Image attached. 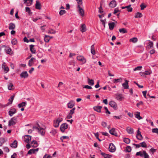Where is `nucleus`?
I'll return each mask as SVG.
<instances>
[{"instance_id":"f257e3e1","label":"nucleus","mask_w":158,"mask_h":158,"mask_svg":"<svg viewBox=\"0 0 158 158\" xmlns=\"http://www.w3.org/2000/svg\"><path fill=\"white\" fill-rule=\"evenodd\" d=\"M33 130H36L38 133L42 136H44L45 134V129L41 127L38 123H36L33 126Z\"/></svg>"},{"instance_id":"f03ea898","label":"nucleus","mask_w":158,"mask_h":158,"mask_svg":"<svg viewBox=\"0 0 158 158\" xmlns=\"http://www.w3.org/2000/svg\"><path fill=\"white\" fill-rule=\"evenodd\" d=\"M78 3V7L79 8V13L83 17L84 16V10L80 6V5L82 3V0H76Z\"/></svg>"},{"instance_id":"7ed1b4c3","label":"nucleus","mask_w":158,"mask_h":158,"mask_svg":"<svg viewBox=\"0 0 158 158\" xmlns=\"http://www.w3.org/2000/svg\"><path fill=\"white\" fill-rule=\"evenodd\" d=\"M30 137V135H25L23 136V141L25 142L26 143H27V144L26 145V147L27 149H29L30 148V143L29 140L30 139H29V138Z\"/></svg>"},{"instance_id":"20e7f679","label":"nucleus","mask_w":158,"mask_h":158,"mask_svg":"<svg viewBox=\"0 0 158 158\" xmlns=\"http://www.w3.org/2000/svg\"><path fill=\"white\" fill-rule=\"evenodd\" d=\"M17 121V118L16 117H14L11 118L9 121L8 126H10L11 125H15Z\"/></svg>"},{"instance_id":"39448f33","label":"nucleus","mask_w":158,"mask_h":158,"mask_svg":"<svg viewBox=\"0 0 158 158\" xmlns=\"http://www.w3.org/2000/svg\"><path fill=\"white\" fill-rule=\"evenodd\" d=\"M69 125L67 123H63L60 125V129L62 133H64L65 130L67 129Z\"/></svg>"},{"instance_id":"423d86ee","label":"nucleus","mask_w":158,"mask_h":158,"mask_svg":"<svg viewBox=\"0 0 158 158\" xmlns=\"http://www.w3.org/2000/svg\"><path fill=\"white\" fill-rule=\"evenodd\" d=\"M30 66H32L35 65H36L38 63V61L37 60H35V59L33 58L32 57L30 59Z\"/></svg>"},{"instance_id":"0eeeda50","label":"nucleus","mask_w":158,"mask_h":158,"mask_svg":"<svg viewBox=\"0 0 158 158\" xmlns=\"http://www.w3.org/2000/svg\"><path fill=\"white\" fill-rule=\"evenodd\" d=\"M139 128L137 131V134L136 135V137L137 139L139 140H141L143 139V137L142 135L141 134V132L140 131Z\"/></svg>"},{"instance_id":"6e6552de","label":"nucleus","mask_w":158,"mask_h":158,"mask_svg":"<svg viewBox=\"0 0 158 158\" xmlns=\"http://www.w3.org/2000/svg\"><path fill=\"white\" fill-rule=\"evenodd\" d=\"M109 151L111 152H115L116 150V148L114 145L112 143H110L109 145Z\"/></svg>"},{"instance_id":"1a4fd4ad","label":"nucleus","mask_w":158,"mask_h":158,"mask_svg":"<svg viewBox=\"0 0 158 158\" xmlns=\"http://www.w3.org/2000/svg\"><path fill=\"white\" fill-rule=\"evenodd\" d=\"M36 47V45L30 44V52L32 54H35L36 52L35 47Z\"/></svg>"},{"instance_id":"9d476101","label":"nucleus","mask_w":158,"mask_h":158,"mask_svg":"<svg viewBox=\"0 0 158 158\" xmlns=\"http://www.w3.org/2000/svg\"><path fill=\"white\" fill-rule=\"evenodd\" d=\"M77 59L78 60L81 61L84 64L86 62V59L82 56H78L77 57Z\"/></svg>"},{"instance_id":"9b49d317","label":"nucleus","mask_w":158,"mask_h":158,"mask_svg":"<svg viewBox=\"0 0 158 158\" xmlns=\"http://www.w3.org/2000/svg\"><path fill=\"white\" fill-rule=\"evenodd\" d=\"M16 113V110L15 108H11L8 112V114L11 117L14 114Z\"/></svg>"},{"instance_id":"f8f14e48","label":"nucleus","mask_w":158,"mask_h":158,"mask_svg":"<svg viewBox=\"0 0 158 158\" xmlns=\"http://www.w3.org/2000/svg\"><path fill=\"white\" fill-rule=\"evenodd\" d=\"M37 146L38 143L36 141H33L30 143V148L31 147L33 148H36Z\"/></svg>"},{"instance_id":"ddd939ff","label":"nucleus","mask_w":158,"mask_h":158,"mask_svg":"<svg viewBox=\"0 0 158 158\" xmlns=\"http://www.w3.org/2000/svg\"><path fill=\"white\" fill-rule=\"evenodd\" d=\"M102 107L101 106H94L93 109L94 110L100 113L101 112V109Z\"/></svg>"},{"instance_id":"4468645a","label":"nucleus","mask_w":158,"mask_h":158,"mask_svg":"<svg viewBox=\"0 0 158 158\" xmlns=\"http://www.w3.org/2000/svg\"><path fill=\"white\" fill-rule=\"evenodd\" d=\"M116 2L115 0L112 1L109 4L110 7L112 8L115 7L116 6Z\"/></svg>"},{"instance_id":"2eb2a0df","label":"nucleus","mask_w":158,"mask_h":158,"mask_svg":"<svg viewBox=\"0 0 158 158\" xmlns=\"http://www.w3.org/2000/svg\"><path fill=\"white\" fill-rule=\"evenodd\" d=\"M75 103L74 101L71 100L67 104L68 107L69 108H72L74 106Z\"/></svg>"},{"instance_id":"dca6fc26","label":"nucleus","mask_w":158,"mask_h":158,"mask_svg":"<svg viewBox=\"0 0 158 158\" xmlns=\"http://www.w3.org/2000/svg\"><path fill=\"white\" fill-rule=\"evenodd\" d=\"M110 133L114 135L117 136H118V134L116 132V131L115 129L114 128H112L111 130H110L109 131Z\"/></svg>"},{"instance_id":"f3484780","label":"nucleus","mask_w":158,"mask_h":158,"mask_svg":"<svg viewBox=\"0 0 158 158\" xmlns=\"http://www.w3.org/2000/svg\"><path fill=\"white\" fill-rule=\"evenodd\" d=\"M20 77L22 78H26L28 76L27 72V71H24L20 75Z\"/></svg>"},{"instance_id":"a211bd4d","label":"nucleus","mask_w":158,"mask_h":158,"mask_svg":"<svg viewBox=\"0 0 158 158\" xmlns=\"http://www.w3.org/2000/svg\"><path fill=\"white\" fill-rule=\"evenodd\" d=\"M125 82L122 84V86L123 87L124 89H128L129 88V86L128 85V83L129 81L126 80H125Z\"/></svg>"},{"instance_id":"6ab92c4d","label":"nucleus","mask_w":158,"mask_h":158,"mask_svg":"<svg viewBox=\"0 0 158 158\" xmlns=\"http://www.w3.org/2000/svg\"><path fill=\"white\" fill-rule=\"evenodd\" d=\"M109 104L114 109H116L117 107V104L116 103L113 101H111L109 102Z\"/></svg>"},{"instance_id":"aec40b11","label":"nucleus","mask_w":158,"mask_h":158,"mask_svg":"<svg viewBox=\"0 0 158 158\" xmlns=\"http://www.w3.org/2000/svg\"><path fill=\"white\" fill-rule=\"evenodd\" d=\"M116 98L118 100L122 101L124 98L123 97L122 94H116Z\"/></svg>"},{"instance_id":"412c9836","label":"nucleus","mask_w":158,"mask_h":158,"mask_svg":"<svg viewBox=\"0 0 158 158\" xmlns=\"http://www.w3.org/2000/svg\"><path fill=\"white\" fill-rule=\"evenodd\" d=\"M126 131L127 133L129 134H133L134 133L133 129L129 127H127L126 128Z\"/></svg>"},{"instance_id":"4be33fe9","label":"nucleus","mask_w":158,"mask_h":158,"mask_svg":"<svg viewBox=\"0 0 158 158\" xmlns=\"http://www.w3.org/2000/svg\"><path fill=\"white\" fill-rule=\"evenodd\" d=\"M17 141L16 140H15L12 143L10 144V146L12 148H16L17 147Z\"/></svg>"},{"instance_id":"5701e85b","label":"nucleus","mask_w":158,"mask_h":158,"mask_svg":"<svg viewBox=\"0 0 158 158\" xmlns=\"http://www.w3.org/2000/svg\"><path fill=\"white\" fill-rule=\"evenodd\" d=\"M35 8L38 10H40L41 9V5L40 2L38 1H36V3L35 4Z\"/></svg>"},{"instance_id":"b1692460","label":"nucleus","mask_w":158,"mask_h":158,"mask_svg":"<svg viewBox=\"0 0 158 158\" xmlns=\"http://www.w3.org/2000/svg\"><path fill=\"white\" fill-rule=\"evenodd\" d=\"M38 148H37L36 149H35L33 148L30 149V154H36L38 152Z\"/></svg>"},{"instance_id":"393cba45","label":"nucleus","mask_w":158,"mask_h":158,"mask_svg":"<svg viewBox=\"0 0 158 158\" xmlns=\"http://www.w3.org/2000/svg\"><path fill=\"white\" fill-rule=\"evenodd\" d=\"M15 27V26L14 23H10L9 24V29L10 30H14Z\"/></svg>"},{"instance_id":"a878e982","label":"nucleus","mask_w":158,"mask_h":158,"mask_svg":"<svg viewBox=\"0 0 158 158\" xmlns=\"http://www.w3.org/2000/svg\"><path fill=\"white\" fill-rule=\"evenodd\" d=\"M109 28L110 30L113 29L114 27V22H111L108 24Z\"/></svg>"},{"instance_id":"bb28decb","label":"nucleus","mask_w":158,"mask_h":158,"mask_svg":"<svg viewBox=\"0 0 158 158\" xmlns=\"http://www.w3.org/2000/svg\"><path fill=\"white\" fill-rule=\"evenodd\" d=\"M15 96V95L11 96V97L9 99V102L7 103L8 105L11 104L12 103L13 100Z\"/></svg>"},{"instance_id":"cd10ccee","label":"nucleus","mask_w":158,"mask_h":158,"mask_svg":"<svg viewBox=\"0 0 158 158\" xmlns=\"http://www.w3.org/2000/svg\"><path fill=\"white\" fill-rule=\"evenodd\" d=\"M119 32L122 34H125L127 33V31L124 28L119 29Z\"/></svg>"},{"instance_id":"c85d7f7f","label":"nucleus","mask_w":158,"mask_h":158,"mask_svg":"<svg viewBox=\"0 0 158 158\" xmlns=\"http://www.w3.org/2000/svg\"><path fill=\"white\" fill-rule=\"evenodd\" d=\"M101 154L105 158H110V156H111L104 152H102Z\"/></svg>"},{"instance_id":"c756f323","label":"nucleus","mask_w":158,"mask_h":158,"mask_svg":"<svg viewBox=\"0 0 158 158\" xmlns=\"http://www.w3.org/2000/svg\"><path fill=\"white\" fill-rule=\"evenodd\" d=\"M26 104V102H22L21 103H19L18 105V106L19 108H20L21 107L25 106Z\"/></svg>"},{"instance_id":"7c9ffc66","label":"nucleus","mask_w":158,"mask_h":158,"mask_svg":"<svg viewBox=\"0 0 158 158\" xmlns=\"http://www.w3.org/2000/svg\"><path fill=\"white\" fill-rule=\"evenodd\" d=\"M88 84L90 85H93L94 84V81L93 79H90L88 78Z\"/></svg>"},{"instance_id":"2f4dec72","label":"nucleus","mask_w":158,"mask_h":158,"mask_svg":"<svg viewBox=\"0 0 158 158\" xmlns=\"http://www.w3.org/2000/svg\"><path fill=\"white\" fill-rule=\"evenodd\" d=\"M142 73V74L143 75H149V74H151L152 73V71L150 70H147V71H146L144 72H142V73L141 72L140 73Z\"/></svg>"},{"instance_id":"473e14b6","label":"nucleus","mask_w":158,"mask_h":158,"mask_svg":"<svg viewBox=\"0 0 158 158\" xmlns=\"http://www.w3.org/2000/svg\"><path fill=\"white\" fill-rule=\"evenodd\" d=\"M135 117L139 120L142 119V118L140 116V113L139 112H137L135 114Z\"/></svg>"},{"instance_id":"72a5a7b5","label":"nucleus","mask_w":158,"mask_h":158,"mask_svg":"<svg viewBox=\"0 0 158 158\" xmlns=\"http://www.w3.org/2000/svg\"><path fill=\"white\" fill-rule=\"evenodd\" d=\"M6 53L10 55L11 54V51L12 50L11 48L9 47H8L7 48V49H5Z\"/></svg>"},{"instance_id":"f704fd0d","label":"nucleus","mask_w":158,"mask_h":158,"mask_svg":"<svg viewBox=\"0 0 158 158\" xmlns=\"http://www.w3.org/2000/svg\"><path fill=\"white\" fill-rule=\"evenodd\" d=\"M50 36L46 35L44 38V40L45 42H48L50 40Z\"/></svg>"},{"instance_id":"c9c22d12","label":"nucleus","mask_w":158,"mask_h":158,"mask_svg":"<svg viewBox=\"0 0 158 158\" xmlns=\"http://www.w3.org/2000/svg\"><path fill=\"white\" fill-rule=\"evenodd\" d=\"M8 88L9 90H11L14 89V87L13 84L11 83H10L9 85L8 86Z\"/></svg>"},{"instance_id":"e433bc0d","label":"nucleus","mask_w":158,"mask_h":158,"mask_svg":"<svg viewBox=\"0 0 158 158\" xmlns=\"http://www.w3.org/2000/svg\"><path fill=\"white\" fill-rule=\"evenodd\" d=\"M122 79L121 78H120L119 79H114L113 80V82L114 83H117L118 82H120L121 81Z\"/></svg>"},{"instance_id":"4c0bfd02","label":"nucleus","mask_w":158,"mask_h":158,"mask_svg":"<svg viewBox=\"0 0 158 158\" xmlns=\"http://www.w3.org/2000/svg\"><path fill=\"white\" fill-rule=\"evenodd\" d=\"M142 15L141 13L138 12L135 15V18H140L142 17Z\"/></svg>"},{"instance_id":"58836bf2","label":"nucleus","mask_w":158,"mask_h":158,"mask_svg":"<svg viewBox=\"0 0 158 158\" xmlns=\"http://www.w3.org/2000/svg\"><path fill=\"white\" fill-rule=\"evenodd\" d=\"M91 52L93 55H94L95 54V52L94 49V45H92L91 47Z\"/></svg>"},{"instance_id":"ea45409f","label":"nucleus","mask_w":158,"mask_h":158,"mask_svg":"<svg viewBox=\"0 0 158 158\" xmlns=\"http://www.w3.org/2000/svg\"><path fill=\"white\" fill-rule=\"evenodd\" d=\"M81 28H82L81 31L82 32H84L86 30V28H85V25L84 24H81Z\"/></svg>"},{"instance_id":"a19ab883","label":"nucleus","mask_w":158,"mask_h":158,"mask_svg":"<svg viewBox=\"0 0 158 158\" xmlns=\"http://www.w3.org/2000/svg\"><path fill=\"white\" fill-rule=\"evenodd\" d=\"M137 40L138 39L136 37L132 38L130 40V41L134 43L136 42Z\"/></svg>"},{"instance_id":"79ce46f5","label":"nucleus","mask_w":158,"mask_h":158,"mask_svg":"<svg viewBox=\"0 0 158 158\" xmlns=\"http://www.w3.org/2000/svg\"><path fill=\"white\" fill-rule=\"evenodd\" d=\"M131 147L130 146H127L126 148V149L125 150V151L126 152H131Z\"/></svg>"},{"instance_id":"37998d69","label":"nucleus","mask_w":158,"mask_h":158,"mask_svg":"<svg viewBox=\"0 0 158 158\" xmlns=\"http://www.w3.org/2000/svg\"><path fill=\"white\" fill-rule=\"evenodd\" d=\"M59 123H58V122L56 121V120H54V126L55 127H58L59 125Z\"/></svg>"},{"instance_id":"c03bdc74","label":"nucleus","mask_w":158,"mask_h":158,"mask_svg":"<svg viewBox=\"0 0 158 158\" xmlns=\"http://www.w3.org/2000/svg\"><path fill=\"white\" fill-rule=\"evenodd\" d=\"M143 152L140 151L137 152L136 153V155L140 156L141 157H143Z\"/></svg>"},{"instance_id":"a18cd8bd","label":"nucleus","mask_w":158,"mask_h":158,"mask_svg":"<svg viewBox=\"0 0 158 158\" xmlns=\"http://www.w3.org/2000/svg\"><path fill=\"white\" fill-rule=\"evenodd\" d=\"M17 42V40L16 38H14L11 41V43L12 45H16Z\"/></svg>"},{"instance_id":"49530a36","label":"nucleus","mask_w":158,"mask_h":158,"mask_svg":"<svg viewBox=\"0 0 158 158\" xmlns=\"http://www.w3.org/2000/svg\"><path fill=\"white\" fill-rule=\"evenodd\" d=\"M123 141L126 143L128 144L130 142V140L129 138H124Z\"/></svg>"},{"instance_id":"de8ad7c7","label":"nucleus","mask_w":158,"mask_h":158,"mask_svg":"<svg viewBox=\"0 0 158 158\" xmlns=\"http://www.w3.org/2000/svg\"><path fill=\"white\" fill-rule=\"evenodd\" d=\"M143 157L144 158H149V155L145 151H143Z\"/></svg>"},{"instance_id":"09e8293b","label":"nucleus","mask_w":158,"mask_h":158,"mask_svg":"<svg viewBox=\"0 0 158 158\" xmlns=\"http://www.w3.org/2000/svg\"><path fill=\"white\" fill-rule=\"evenodd\" d=\"M5 139L4 138H0V146L2 145V144L5 142Z\"/></svg>"},{"instance_id":"8fccbe9b","label":"nucleus","mask_w":158,"mask_h":158,"mask_svg":"<svg viewBox=\"0 0 158 158\" xmlns=\"http://www.w3.org/2000/svg\"><path fill=\"white\" fill-rule=\"evenodd\" d=\"M146 5H145L144 3H142L140 5V7H141V10H143L146 7Z\"/></svg>"},{"instance_id":"3c124183","label":"nucleus","mask_w":158,"mask_h":158,"mask_svg":"<svg viewBox=\"0 0 158 158\" xmlns=\"http://www.w3.org/2000/svg\"><path fill=\"white\" fill-rule=\"evenodd\" d=\"M148 47H149L150 48L152 47L153 46V43L152 42L149 40V43H148Z\"/></svg>"},{"instance_id":"603ef678","label":"nucleus","mask_w":158,"mask_h":158,"mask_svg":"<svg viewBox=\"0 0 158 158\" xmlns=\"http://www.w3.org/2000/svg\"><path fill=\"white\" fill-rule=\"evenodd\" d=\"M142 67L141 66H138L134 69V70L135 71L136 70H141Z\"/></svg>"},{"instance_id":"864d4df0","label":"nucleus","mask_w":158,"mask_h":158,"mask_svg":"<svg viewBox=\"0 0 158 158\" xmlns=\"http://www.w3.org/2000/svg\"><path fill=\"white\" fill-rule=\"evenodd\" d=\"M141 144V146L143 148H146L147 147V144L145 142H143L140 143Z\"/></svg>"},{"instance_id":"5fc2aeb1","label":"nucleus","mask_w":158,"mask_h":158,"mask_svg":"<svg viewBox=\"0 0 158 158\" xmlns=\"http://www.w3.org/2000/svg\"><path fill=\"white\" fill-rule=\"evenodd\" d=\"M152 131L153 133H156L158 135V128H153L152 130Z\"/></svg>"},{"instance_id":"6e6d98bb","label":"nucleus","mask_w":158,"mask_h":158,"mask_svg":"<svg viewBox=\"0 0 158 158\" xmlns=\"http://www.w3.org/2000/svg\"><path fill=\"white\" fill-rule=\"evenodd\" d=\"M69 138V136H61L60 138V139L61 140L62 142L63 141V140L64 139H68Z\"/></svg>"},{"instance_id":"4d7b16f0","label":"nucleus","mask_w":158,"mask_h":158,"mask_svg":"<svg viewBox=\"0 0 158 158\" xmlns=\"http://www.w3.org/2000/svg\"><path fill=\"white\" fill-rule=\"evenodd\" d=\"M94 135L97 139H98L99 141H101V140L99 138V134L98 132L94 133Z\"/></svg>"},{"instance_id":"13d9d810","label":"nucleus","mask_w":158,"mask_h":158,"mask_svg":"<svg viewBox=\"0 0 158 158\" xmlns=\"http://www.w3.org/2000/svg\"><path fill=\"white\" fill-rule=\"evenodd\" d=\"M75 110V108L74 107L72 109L70 110L69 114H70L72 115L74 113V111Z\"/></svg>"},{"instance_id":"bf43d9fd","label":"nucleus","mask_w":158,"mask_h":158,"mask_svg":"<svg viewBox=\"0 0 158 158\" xmlns=\"http://www.w3.org/2000/svg\"><path fill=\"white\" fill-rule=\"evenodd\" d=\"M66 11L64 10H61L60 11L59 14L60 15H62L65 14Z\"/></svg>"},{"instance_id":"052dcab7","label":"nucleus","mask_w":158,"mask_h":158,"mask_svg":"<svg viewBox=\"0 0 158 158\" xmlns=\"http://www.w3.org/2000/svg\"><path fill=\"white\" fill-rule=\"evenodd\" d=\"M104 108L106 111L105 113H106V114H110V112L109 111L107 107L106 106H105Z\"/></svg>"},{"instance_id":"680f3d73","label":"nucleus","mask_w":158,"mask_h":158,"mask_svg":"<svg viewBox=\"0 0 158 158\" xmlns=\"http://www.w3.org/2000/svg\"><path fill=\"white\" fill-rule=\"evenodd\" d=\"M99 10L98 11L99 13H102L103 12L102 8L101 5H100V6L99 8Z\"/></svg>"},{"instance_id":"e2e57ef3","label":"nucleus","mask_w":158,"mask_h":158,"mask_svg":"<svg viewBox=\"0 0 158 158\" xmlns=\"http://www.w3.org/2000/svg\"><path fill=\"white\" fill-rule=\"evenodd\" d=\"M83 87L85 88L88 89H92V88L91 86H89L88 85H85L83 86Z\"/></svg>"},{"instance_id":"0e129e2a","label":"nucleus","mask_w":158,"mask_h":158,"mask_svg":"<svg viewBox=\"0 0 158 158\" xmlns=\"http://www.w3.org/2000/svg\"><path fill=\"white\" fill-rule=\"evenodd\" d=\"M56 121L58 122V123H60L62 122L63 120V118L61 117H59L56 119Z\"/></svg>"},{"instance_id":"69168bd1","label":"nucleus","mask_w":158,"mask_h":158,"mask_svg":"<svg viewBox=\"0 0 158 158\" xmlns=\"http://www.w3.org/2000/svg\"><path fill=\"white\" fill-rule=\"evenodd\" d=\"M120 11L119 10L118 8H115L114 10V14H115L118 12H120Z\"/></svg>"},{"instance_id":"338daca9","label":"nucleus","mask_w":158,"mask_h":158,"mask_svg":"<svg viewBox=\"0 0 158 158\" xmlns=\"http://www.w3.org/2000/svg\"><path fill=\"white\" fill-rule=\"evenodd\" d=\"M49 32L51 34H54L56 33V32L54 30L51 29L49 31Z\"/></svg>"},{"instance_id":"774afa93","label":"nucleus","mask_w":158,"mask_h":158,"mask_svg":"<svg viewBox=\"0 0 158 158\" xmlns=\"http://www.w3.org/2000/svg\"><path fill=\"white\" fill-rule=\"evenodd\" d=\"M23 41L25 42L28 43L30 41V40L27 38L26 37H25L23 38Z\"/></svg>"}]
</instances>
